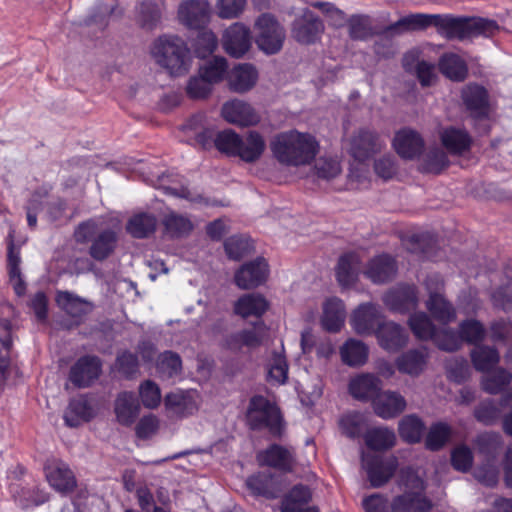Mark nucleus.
<instances>
[{"label":"nucleus","instance_id":"f257e3e1","mask_svg":"<svg viewBox=\"0 0 512 512\" xmlns=\"http://www.w3.org/2000/svg\"><path fill=\"white\" fill-rule=\"evenodd\" d=\"M151 60L170 77H183L189 73L193 56L187 42L175 34H163L149 46Z\"/></svg>","mask_w":512,"mask_h":512},{"label":"nucleus","instance_id":"f03ea898","mask_svg":"<svg viewBox=\"0 0 512 512\" xmlns=\"http://www.w3.org/2000/svg\"><path fill=\"white\" fill-rule=\"evenodd\" d=\"M319 148V142L312 134L298 130L281 132L271 142V151L277 161L292 167L310 164Z\"/></svg>","mask_w":512,"mask_h":512},{"label":"nucleus","instance_id":"7ed1b4c3","mask_svg":"<svg viewBox=\"0 0 512 512\" xmlns=\"http://www.w3.org/2000/svg\"><path fill=\"white\" fill-rule=\"evenodd\" d=\"M400 485L404 492L392 500V512H429L432 502L426 496L424 480L412 469L401 472Z\"/></svg>","mask_w":512,"mask_h":512},{"label":"nucleus","instance_id":"20e7f679","mask_svg":"<svg viewBox=\"0 0 512 512\" xmlns=\"http://www.w3.org/2000/svg\"><path fill=\"white\" fill-rule=\"evenodd\" d=\"M247 419L252 429L266 428L273 436H280L284 429L279 408L263 396L250 400Z\"/></svg>","mask_w":512,"mask_h":512},{"label":"nucleus","instance_id":"39448f33","mask_svg":"<svg viewBox=\"0 0 512 512\" xmlns=\"http://www.w3.org/2000/svg\"><path fill=\"white\" fill-rule=\"evenodd\" d=\"M256 44L266 54H276L283 46L285 30L276 18L264 13L255 21Z\"/></svg>","mask_w":512,"mask_h":512},{"label":"nucleus","instance_id":"423d86ee","mask_svg":"<svg viewBox=\"0 0 512 512\" xmlns=\"http://www.w3.org/2000/svg\"><path fill=\"white\" fill-rule=\"evenodd\" d=\"M449 21V36L464 39L473 35H492L498 30V25L494 20L473 17V18H454Z\"/></svg>","mask_w":512,"mask_h":512},{"label":"nucleus","instance_id":"0eeeda50","mask_svg":"<svg viewBox=\"0 0 512 512\" xmlns=\"http://www.w3.org/2000/svg\"><path fill=\"white\" fill-rule=\"evenodd\" d=\"M362 465L367 472L368 479L373 487H381L394 475L398 461L396 457L382 458L380 456L363 454Z\"/></svg>","mask_w":512,"mask_h":512},{"label":"nucleus","instance_id":"6e6552de","mask_svg":"<svg viewBox=\"0 0 512 512\" xmlns=\"http://www.w3.org/2000/svg\"><path fill=\"white\" fill-rule=\"evenodd\" d=\"M221 42L228 55L241 58L250 50L252 45L250 29L241 22H235L224 30Z\"/></svg>","mask_w":512,"mask_h":512},{"label":"nucleus","instance_id":"1a4fd4ad","mask_svg":"<svg viewBox=\"0 0 512 512\" xmlns=\"http://www.w3.org/2000/svg\"><path fill=\"white\" fill-rule=\"evenodd\" d=\"M179 22L188 29L203 28L210 18V4L207 0H183L178 7Z\"/></svg>","mask_w":512,"mask_h":512},{"label":"nucleus","instance_id":"9d476101","mask_svg":"<svg viewBox=\"0 0 512 512\" xmlns=\"http://www.w3.org/2000/svg\"><path fill=\"white\" fill-rule=\"evenodd\" d=\"M323 31V23L308 9L298 15L291 26L292 37L301 44L314 43Z\"/></svg>","mask_w":512,"mask_h":512},{"label":"nucleus","instance_id":"9b49d317","mask_svg":"<svg viewBox=\"0 0 512 512\" xmlns=\"http://www.w3.org/2000/svg\"><path fill=\"white\" fill-rule=\"evenodd\" d=\"M380 308L373 303L359 305L352 313L350 324L358 335H374L376 328L382 322Z\"/></svg>","mask_w":512,"mask_h":512},{"label":"nucleus","instance_id":"f8f14e48","mask_svg":"<svg viewBox=\"0 0 512 512\" xmlns=\"http://www.w3.org/2000/svg\"><path fill=\"white\" fill-rule=\"evenodd\" d=\"M378 345L387 352L395 353L408 343V333L399 324L392 321H382L375 331Z\"/></svg>","mask_w":512,"mask_h":512},{"label":"nucleus","instance_id":"ddd939ff","mask_svg":"<svg viewBox=\"0 0 512 512\" xmlns=\"http://www.w3.org/2000/svg\"><path fill=\"white\" fill-rule=\"evenodd\" d=\"M221 115L227 122L241 127L254 126L260 122L256 110L249 103L239 99L225 102Z\"/></svg>","mask_w":512,"mask_h":512},{"label":"nucleus","instance_id":"4468645a","mask_svg":"<svg viewBox=\"0 0 512 512\" xmlns=\"http://www.w3.org/2000/svg\"><path fill=\"white\" fill-rule=\"evenodd\" d=\"M383 146L384 141L376 133L367 129H360L349 140V152L360 162L379 152Z\"/></svg>","mask_w":512,"mask_h":512},{"label":"nucleus","instance_id":"2eb2a0df","mask_svg":"<svg viewBox=\"0 0 512 512\" xmlns=\"http://www.w3.org/2000/svg\"><path fill=\"white\" fill-rule=\"evenodd\" d=\"M166 411L176 417H186L198 410L199 395L194 390H177L164 397Z\"/></svg>","mask_w":512,"mask_h":512},{"label":"nucleus","instance_id":"dca6fc26","mask_svg":"<svg viewBox=\"0 0 512 512\" xmlns=\"http://www.w3.org/2000/svg\"><path fill=\"white\" fill-rule=\"evenodd\" d=\"M101 373V362L98 357L84 356L71 367L69 380L77 387L90 386Z\"/></svg>","mask_w":512,"mask_h":512},{"label":"nucleus","instance_id":"f3484780","mask_svg":"<svg viewBox=\"0 0 512 512\" xmlns=\"http://www.w3.org/2000/svg\"><path fill=\"white\" fill-rule=\"evenodd\" d=\"M393 147L401 158L412 160L422 153L424 140L417 131L404 128L396 132Z\"/></svg>","mask_w":512,"mask_h":512},{"label":"nucleus","instance_id":"a211bd4d","mask_svg":"<svg viewBox=\"0 0 512 512\" xmlns=\"http://www.w3.org/2000/svg\"><path fill=\"white\" fill-rule=\"evenodd\" d=\"M429 357L425 347L409 349L396 358L395 366L400 373L417 377L426 370Z\"/></svg>","mask_w":512,"mask_h":512},{"label":"nucleus","instance_id":"6ab92c4d","mask_svg":"<svg viewBox=\"0 0 512 512\" xmlns=\"http://www.w3.org/2000/svg\"><path fill=\"white\" fill-rule=\"evenodd\" d=\"M45 475L49 485L62 494L72 492L76 478L69 466L61 461H55L45 466Z\"/></svg>","mask_w":512,"mask_h":512},{"label":"nucleus","instance_id":"aec40b11","mask_svg":"<svg viewBox=\"0 0 512 512\" xmlns=\"http://www.w3.org/2000/svg\"><path fill=\"white\" fill-rule=\"evenodd\" d=\"M268 276V264L263 258H257L243 265L235 274V283L241 289L259 286Z\"/></svg>","mask_w":512,"mask_h":512},{"label":"nucleus","instance_id":"412c9836","mask_svg":"<svg viewBox=\"0 0 512 512\" xmlns=\"http://www.w3.org/2000/svg\"><path fill=\"white\" fill-rule=\"evenodd\" d=\"M383 302L391 311L405 313L418 304L416 288L410 285H399L384 295Z\"/></svg>","mask_w":512,"mask_h":512},{"label":"nucleus","instance_id":"4be33fe9","mask_svg":"<svg viewBox=\"0 0 512 512\" xmlns=\"http://www.w3.org/2000/svg\"><path fill=\"white\" fill-rule=\"evenodd\" d=\"M381 380L371 373H361L352 377L348 390L351 396L360 401H369L376 398L381 391Z\"/></svg>","mask_w":512,"mask_h":512},{"label":"nucleus","instance_id":"5701e85b","mask_svg":"<svg viewBox=\"0 0 512 512\" xmlns=\"http://www.w3.org/2000/svg\"><path fill=\"white\" fill-rule=\"evenodd\" d=\"M312 493L305 485H295L282 499L281 512H320L317 506L309 505Z\"/></svg>","mask_w":512,"mask_h":512},{"label":"nucleus","instance_id":"b1692460","mask_svg":"<svg viewBox=\"0 0 512 512\" xmlns=\"http://www.w3.org/2000/svg\"><path fill=\"white\" fill-rule=\"evenodd\" d=\"M396 272V262L387 254L378 255L371 259L363 271L364 275L375 284L391 281Z\"/></svg>","mask_w":512,"mask_h":512},{"label":"nucleus","instance_id":"393cba45","mask_svg":"<svg viewBox=\"0 0 512 512\" xmlns=\"http://www.w3.org/2000/svg\"><path fill=\"white\" fill-rule=\"evenodd\" d=\"M376 415L383 419H391L401 414L406 408L405 398L395 391L379 392L373 401Z\"/></svg>","mask_w":512,"mask_h":512},{"label":"nucleus","instance_id":"a878e982","mask_svg":"<svg viewBox=\"0 0 512 512\" xmlns=\"http://www.w3.org/2000/svg\"><path fill=\"white\" fill-rule=\"evenodd\" d=\"M321 325L330 333L339 332L344 326L346 310L343 301L336 297L328 298L322 306Z\"/></svg>","mask_w":512,"mask_h":512},{"label":"nucleus","instance_id":"bb28decb","mask_svg":"<svg viewBox=\"0 0 512 512\" xmlns=\"http://www.w3.org/2000/svg\"><path fill=\"white\" fill-rule=\"evenodd\" d=\"M462 99L473 118L483 119L488 116V95L487 91L483 87L478 85H467L462 90Z\"/></svg>","mask_w":512,"mask_h":512},{"label":"nucleus","instance_id":"cd10ccee","mask_svg":"<svg viewBox=\"0 0 512 512\" xmlns=\"http://www.w3.org/2000/svg\"><path fill=\"white\" fill-rule=\"evenodd\" d=\"M257 458L261 465H267L285 472L292 471L295 465L292 450L276 444L260 452Z\"/></svg>","mask_w":512,"mask_h":512},{"label":"nucleus","instance_id":"c85d7f7f","mask_svg":"<svg viewBox=\"0 0 512 512\" xmlns=\"http://www.w3.org/2000/svg\"><path fill=\"white\" fill-rule=\"evenodd\" d=\"M265 149L264 137L257 131H248L243 136L240 135L236 157L244 162L253 163L261 158Z\"/></svg>","mask_w":512,"mask_h":512},{"label":"nucleus","instance_id":"c756f323","mask_svg":"<svg viewBox=\"0 0 512 512\" xmlns=\"http://www.w3.org/2000/svg\"><path fill=\"white\" fill-rule=\"evenodd\" d=\"M258 81V71L249 63L235 66L228 74L229 88L236 93L250 91Z\"/></svg>","mask_w":512,"mask_h":512},{"label":"nucleus","instance_id":"7c9ffc66","mask_svg":"<svg viewBox=\"0 0 512 512\" xmlns=\"http://www.w3.org/2000/svg\"><path fill=\"white\" fill-rule=\"evenodd\" d=\"M114 412L118 423L124 426L132 425L140 412V404L134 393H119L114 402Z\"/></svg>","mask_w":512,"mask_h":512},{"label":"nucleus","instance_id":"2f4dec72","mask_svg":"<svg viewBox=\"0 0 512 512\" xmlns=\"http://www.w3.org/2000/svg\"><path fill=\"white\" fill-rule=\"evenodd\" d=\"M440 139L446 150L453 155H462L472 144V138L465 129L452 126L440 132Z\"/></svg>","mask_w":512,"mask_h":512},{"label":"nucleus","instance_id":"473e14b6","mask_svg":"<svg viewBox=\"0 0 512 512\" xmlns=\"http://www.w3.org/2000/svg\"><path fill=\"white\" fill-rule=\"evenodd\" d=\"M450 16L430 15V14H411L399 19L396 23L397 29L418 30L429 26H438L446 29L449 34Z\"/></svg>","mask_w":512,"mask_h":512},{"label":"nucleus","instance_id":"72a5a7b5","mask_svg":"<svg viewBox=\"0 0 512 512\" xmlns=\"http://www.w3.org/2000/svg\"><path fill=\"white\" fill-rule=\"evenodd\" d=\"M91 242L89 248L90 256L97 261H103L116 249L118 234L113 229H105L99 232Z\"/></svg>","mask_w":512,"mask_h":512},{"label":"nucleus","instance_id":"f704fd0d","mask_svg":"<svg viewBox=\"0 0 512 512\" xmlns=\"http://www.w3.org/2000/svg\"><path fill=\"white\" fill-rule=\"evenodd\" d=\"M360 271V257L356 253H347L340 257L336 267V277L342 287L355 283Z\"/></svg>","mask_w":512,"mask_h":512},{"label":"nucleus","instance_id":"c9c22d12","mask_svg":"<svg viewBox=\"0 0 512 512\" xmlns=\"http://www.w3.org/2000/svg\"><path fill=\"white\" fill-rule=\"evenodd\" d=\"M368 347L360 340L348 339L340 348L341 360L351 367L364 365L368 360Z\"/></svg>","mask_w":512,"mask_h":512},{"label":"nucleus","instance_id":"e433bc0d","mask_svg":"<svg viewBox=\"0 0 512 512\" xmlns=\"http://www.w3.org/2000/svg\"><path fill=\"white\" fill-rule=\"evenodd\" d=\"M268 302L259 294H247L238 299L234 309L243 318L260 317L267 310Z\"/></svg>","mask_w":512,"mask_h":512},{"label":"nucleus","instance_id":"4c0bfd02","mask_svg":"<svg viewBox=\"0 0 512 512\" xmlns=\"http://www.w3.org/2000/svg\"><path fill=\"white\" fill-rule=\"evenodd\" d=\"M470 356L474 368L480 372H490L500 360L498 350L486 345H476Z\"/></svg>","mask_w":512,"mask_h":512},{"label":"nucleus","instance_id":"58836bf2","mask_svg":"<svg viewBox=\"0 0 512 512\" xmlns=\"http://www.w3.org/2000/svg\"><path fill=\"white\" fill-rule=\"evenodd\" d=\"M187 132H190L195 141L203 148H208L214 144L216 134L213 129L206 125V119L203 115L193 116L184 126Z\"/></svg>","mask_w":512,"mask_h":512},{"label":"nucleus","instance_id":"ea45409f","mask_svg":"<svg viewBox=\"0 0 512 512\" xmlns=\"http://www.w3.org/2000/svg\"><path fill=\"white\" fill-rule=\"evenodd\" d=\"M426 308L433 318L446 325L456 319V311L453 305L444 296L433 295L426 301Z\"/></svg>","mask_w":512,"mask_h":512},{"label":"nucleus","instance_id":"a19ab883","mask_svg":"<svg viewBox=\"0 0 512 512\" xmlns=\"http://www.w3.org/2000/svg\"><path fill=\"white\" fill-rule=\"evenodd\" d=\"M157 225L154 215L149 213H139L132 216L127 225V232L134 238H146L152 234Z\"/></svg>","mask_w":512,"mask_h":512},{"label":"nucleus","instance_id":"79ce46f5","mask_svg":"<svg viewBox=\"0 0 512 512\" xmlns=\"http://www.w3.org/2000/svg\"><path fill=\"white\" fill-rule=\"evenodd\" d=\"M289 366L282 352H273L267 362V380L272 385H283L288 380Z\"/></svg>","mask_w":512,"mask_h":512},{"label":"nucleus","instance_id":"37998d69","mask_svg":"<svg viewBox=\"0 0 512 512\" xmlns=\"http://www.w3.org/2000/svg\"><path fill=\"white\" fill-rule=\"evenodd\" d=\"M440 71L449 79L462 81L467 76V65L464 60L454 53L444 54L439 60Z\"/></svg>","mask_w":512,"mask_h":512},{"label":"nucleus","instance_id":"c03bdc74","mask_svg":"<svg viewBox=\"0 0 512 512\" xmlns=\"http://www.w3.org/2000/svg\"><path fill=\"white\" fill-rule=\"evenodd\" d=\"M10 491L17 504L24 509L41 505L48 500V495L44 491L39 489L30 490L20 487L17 483L11 484Z\"/></svg>","mask_w":512,"mask_h":512},{"label":"nucleus","instance_id":"a18cd8bd","mask_svg":"<svg viewBox=\"0 0 512 512\" xmlns=\"http://www.w3.org/2000/svg\"><path fill=\"white\" fill-rule=\"evenodd\" d=\"M93 409L85 398L73 399L65 412L64 420L70 427H77L82 421L93 417Z\"/></svg>","mask_w":512,"mask_h":512},{"label":"nucleus","instance_id":"49530a36","mask_svg":"<svg viewBox=\"0 0 512 512\" xmlns=\"http://www.w3.org/2000/svg\"><path fill=\"white\" fill-rule=\"evenodd\" d=\"M395 442V433L386 427L373 428L365 434L366 445L375 451L389 449L395 445Z\"/></svg>","mask_w":512,"mask_h":512},{"label":"nucleus","instance_id":"de8ad7c7","mask_svg":"<svg viewBox=\"0 0 512 512\" xmlns=\"http://www.w3.org/2000/svg\"><path fill=\"white\" fill-rule=\"evenodd\" d=\"M248 488L256 495L267 498H276L279 489L275 485V479L270 473H258L247 479Z\"/></svg>","mask_w":512,"mask_h":512},{"label":"nucleus","instance_id":"09e8293b","mask_svg":"<svg viewBox=\"0 0 512 512\" xmlns=\"http://www.w3.org/2000/svg\"><path fill=\"white\" fill-rule=\"evenodd\" d=\"M512 381V374L504 368L491 370L489 374L482 378L481 384L484 391L489 394L501 392Z\"/></svg>","mask_w":512,"mask_h":512},{"label":"nucleus","instance_id":"8fccbe9b","mask_svg":"<svg viewBox=\"0 0 512 512\" xmlns=\"http://www.w3.org/2000/svg\"><path fill=\"white\" fill-rule=\"evenodd\" d=\"M408 323L411 331L418 339L433 340L437 330L426 313H414L410 316Z\"/></svg>","mask_w":512,"mask_h":512},{"label":"nucleus","instance_id":"3c124183","mask_svg":"<svg viewBox=\"0 0 512 512\" xmlns=\"http://www.w3.org/2000/svg\"><path fill=\"white\" fill-rule=\"evenodd\" d=\"M424 431V424L415 415L405 416L399 422V434L408 443H417L421 440Z\"/></svg>","mask_w":512,"mask_h":512},{"label":"nucleus","instance_id":"603ef678","mask_svg":"<svg viewBox=\"0 0 512 512\" xmlns=\"http://www.w3.org/2000/svg\"><path fill=\"white\" fill-rule=\"evenodd\" d=\"M452 435V428L444 422L433 424L426 436V447L429 450L437 451L441 449Z\"/></svg>","mask_w":512,"mask_h":512},{"label":"nucleus","instance_id":"864d4df0","mask_svg":"<svg viewBox=\"0 0 512 512\" xmlns=\"http://www.w3.org/2000/svg\"><path fill=\"white\" fill-rule=\"evenodd\" d=\"M506 283L500 286L492 294V301L496 307L512 313V267L505 269Z\"/></svg>","mask_w":512,"mask_h":512},{"label":"nucleus","instance_id":"5fc2aeb1","mask_svg":"<svg viewBox=\"0 0 512 512\" xmlns=\"http://www.w3.org/2000/svg\"><path fill=\"white\" fill-rule=\"evenodd\" d=\"M57 304L73 317H80L87 313L89 305L79 297L69 292H59L56 297Z\"/></svg>","mask_w":512,"mask_h":512},{"label":"nucleus","instance_id":"6e6d98bb","mask_svg":"<svg viewBox=\"0 0 512 512\" xmlns=\"http://www.w3.org/2000/svg\"><path fill=\"white\" fill-rule=\"evenodd\" d=\"M227 61L223 57H214L199 68L198 73L212 85L223 80L227 73Z\"/></svg>","mask_w":512,"mask_h":512},{"label":"nucleus","instance_id":"4d7b16f0","mask_svg":"<svg viewBox=\"0 0 512 512\" xmlns=\"http://www.w3.org/2000/svg\"><path fill=\"white\" fill-rule=\"evenodd\" d=\"M366 425V418L362 413L350 412L339 419L341 432L350 438L359 437Z\"/></svg>","mask_w":512,"mask_h":512},{"label":"nucleus","instance_id":"13d9d810","mask_svg":"<svg viewBox=\"0 0 512 512\" xmlns=\"http://www.w3.org/2000/svg\"><path fill=\"white\" fill-rule=\"evenodd\" d=\"M20 256L19 253H16L14 249L11 247L8 252V273H9V281L13 286L15 293L18 296H21L25 293L26 286L21 276L20 271Z\"/></svg>","mask_w":512,"mask_h":512},{"label":"nucleus","instance_id":"bf43d9fd","mask_svg":"<svg viewBox=\"0 0 512 512\" xmlns=\"http://www.w3.org/2000/svg\"><path fill=\"white\" fill-rule=\"evenodd\" d=\"M240 141V135L232 129H225L216 134L214 138V146L221 153L229 156H235Z\"/></svg>","mask_w":512,"mask_h":512},{"label":"nucleus","instance_id":"052dcab7","mask_svg":"<svg viewBox=\"0 0 512 512\" xmlns=\"http://www.w3.org/2000/svg\"><path fill=\"white\" fill-rule=\"evenodd\" d=\"M163 224L166 233L171 237L187 235L193 228L191 221L187 217L175 213L168 214Z\"/></svg>","mask_w":512,"mask_h":512},{"label":"nucleus","instance_id":"680f3d73","mask_svg":"<svg viewBox=\"0 0 512 512\" xmlns=\"http://www.w3.org/2000/svg\"><path fill=\"white\" fill-rule=\"evenodd\" d=\"M503 444L502 436L497 432H484L475 439V445L482 454L495 457Z\"/></svg>","mask_w":512,"mask_h":512},{"label":"nucleus","instance_id":"e2e57ef3","mask_svg":"<svg viewBox=\"0 0 512 512\" xmlns=\"http://www.w3.org/2000/svg\"><path fill=\"white\" fill-rule=\"evenodd\" d=\"M459 334L463 341L476 345L484 339L485 329L479 321L469 319L461 322Z\"/></svg>","mask_w":512,"mask_h":512},{"label":"nucleus","instance_id":"0e129e2a","mask_svg":"<svg viewBox=\"0 0 512 512\" xmlns=\"http://www.w3.org/2000/svg\"><path fill=\"white\" fill-rule=\"evenodd\" d=\"M182 368V362L178 354L166 351L162 353L157 361L158 372L166 377L178 375Z\"/></svg>","mask_w":512,"mask_h":512},{"label":"nucleus","instance_id":"69168bd1","mask_svg":"<svg viewBox=\"0 0 512 512\" xmlns=\"http://www.w3.org/2000/svg\"><path fill=\"white\" fill-rule=\"evenodd\" d=\"M139 397L145 408L155 409L161 403V391L156 383L146 380L139 386Z\"/></svg>","mask_w":512,"mask_h":512},{"label":"nucleus","instance_id":"338daca9","mask_svg":"<svg viewBox=\"0 0 512 512\" xmlns=\"http://www.w3.org/2000/svg\"><path fill=\"white\" fill-rule=\"evenodd\" d=\"M246 0H216V14L221 19H235L241 16Z\"/></svg>","mask_w":512,"mask_h":512},{"label":"nucleus","instance_id":"774afa93","mask_svg":"<svg viewBox=\"0 0 512 512\" xmlns=\"http://www.w3.org/2000/svg\"><path fill=\"white\" fill-rule=\"evenodd\" d=\"M473 452L465 444L457 445L451 451V464L453 468L460 472H467L473 464Z\"/></svg>","mask_w":512,"mask_h":512}]
</instances>
